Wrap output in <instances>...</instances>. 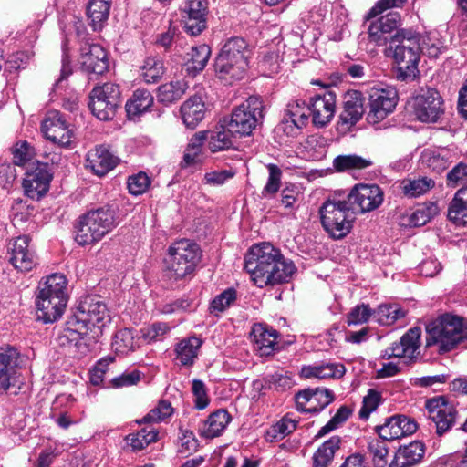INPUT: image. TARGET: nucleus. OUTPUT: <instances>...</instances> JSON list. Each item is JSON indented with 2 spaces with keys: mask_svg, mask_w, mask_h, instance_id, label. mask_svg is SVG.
<instances>
[{
  "mask_svg": "<svg viewBox=\"0 0 467 467\" xmlns=\"http://www.w3.org/2000/svg\"><path fill=\"white\" fill-rule=\"evenodd\" d=\"M244 269L258 287L289 282L296 266L270 243L253 245L244 258Z\"/></svg>",
  "mask_w": 467,
  "mask_h": 467,
  "instance_id": "f257e3e1",
  "label": "nucleus"
},
{
  "mask_svg": "<svg viewBox=\"0 0 467 467\" xmlns=\"http://www.w3.org/2000/svg\"><path fill=\"white\" fill-rule=\"evenodd\" d=\"M388 50L397 65L396 78L409 82L420 74L419 62L421 54L420 34L410 28L398 30Z\"/></svg>",
  "mask_w": 467,
  "mask_h": 467,
  "instance_id": "f03ea898",
  "label": "nucleus"
},
{
  "mask_svg": "<svg viewBox=\"0 0 467 467\" xmlns=\"http://www.w3.org/2000/svg\"><path fill=\"white\" fill-rule=\"evenodd\" d=\"M465 339L467 325L459 317L445 314L426 326V348L439 354L451 351Z\"/></svg>",
  "mask_w": 467,
  "mask_h": 467,
  "instance_id": "7ed1b4c3",
  "label": "nucleus"
},
{
  "mask_svg": "<svg viewBox=\"0 0 467 467\" xmlns=\"http://www.w3.org/2000/svg\"><path fill=\"white\" fill-rule=\"evenodd\" d=\"M109 322L110 316L104 302L96 296H87L79 302L68 323L81 337L89 336L96 340Z\"/></svg>",
  "mask_w": 467,
  "mask_h": 467,
  "instance_id": "20e7f679",
  "label": "nucleus"
},
{
  "mask_svg": "<svg viewBox=\"0 0 467 467\" xmlns=\"http://www.w3.org/2000/svg\"><path fill=\"white\" fill-rule=\"evenodd\" d=\"M202 259V250L193 241L181 239L171 244L165 259L166 275L182 280L192 275Z\"/></svg>",
  "mask_w": 467,
  "mask_h": 467,
  "instance_id": "39448f33",
  "label": "nucleus"
},
{
  "mask_svg": "<svg viewBox=\"0 0 467 467\" xmlns=\"http://www.w3.org/2000/svg\"><path fill=\"white\" fill-rule=\"evenodd\" d=\"M116 226L114 212L99 208L79 217L76 225L75 240L80 245L94 244L102 239Z\"/></svg>",
  "mask_w": 467,
  "mask_h": 467,
  "instance_id": "423d86ee",
  "label": "nucleus"
},
{
  "mask_svg": "<svg viewBox=\"0 0 467 467\" xmlns=\"http://www.w3.org/2000/svg\"><path fill=\"white\" fill-rule=\"evenodd\" d=\"M324 229L335 239L345 237L352 228V208L347 201L327 200L319 210Z\"/></svg>",
  "mask_w": 467,
  "mask_h": 467,
  "instance_id": "0eeeda50",
  "label": "nucleus"
},
{
  "mask_svg": "<svg viewBox=\"0 0 467 467\" xmlns=\"http://www.w3.org/2000/svg\"><path fill=\"white\" fill-rule=\"evenodd\" d=\"M263 108V101L258 97H249L234 109L228 122L229 130L239 136L250 135L264 117Z\"/></svg>",
  "mask_w": 467,
  "mask_h": 467,
  "instance_id": "6e6552de",
  "label": "nucleus"
},
{
  "mask_svg": "<svg viewBox=\"0 0 467 467\" xmlns=\"http://www.w3.org/2000/svg\"><path fill=\"white\" fill-rule=\"evenodd\" d=\"M89 109L100 120L112 119L120 104L119 87L114 83L96 86L90 92Z\"/></svg>",
  "mask_w": 467,
  "mask_h": 467,
  "instance_id": "1a4fd4ad",
  "label": "nucleus"
},
{
  "mask_svg": "<svg viewBox=\"0 0 467 467\" xmlns=\"http://www.w3.org/2000/svg\"><path fill=\"white\" fill-rule=\"evenodd\" d=\"M443 99L432 88H420L412 98V110L421 122H436L443 114Z\"/></svg>",
  "mask_w": 467,
  "mask_h": 467,
  "instance_id": "9d476101",
  "label": "nucleus"
},
{
  "mask_svg": "<svg viewBox=\"0 0 467 467\" xmlns=\"http://www.w3.org/2000/svg\"><path fill=\"white\" fill-rule=\"evenodd\" d=\"M383 199L384 193L379 185L359 183L352 188L347 202L352 213H365L379 208Z\"/></svg>",
  "mask_w": 467,
  "mask_h": 467,
  "instance_id": "9b49d317",
  "label": "nucleus"
},
{
  "mask_svg": "<svg viewBox=\"0 0 467 467\" xmlns=\"http://www.w3.org/2000/svg\"><path fill=\"white\" fill-rule=\"evenodd\" d=\"M52 178L47 163L33 162L26 168L23 180L25 194L32 200H39L48 192Z\"/></svg>",
  "mask_w": 467,
  "mask_h": 467,
  "instance_id": "f8f14e48",
  "label": "nucleus"
},
{
  "mask_svg": "<svg viewBox=\"0 0 467 467\" xmlns=\"http://www.w3.org/2000/svg\"><path fill=\"white\" fill-rule=\"evenodd\" d=\"M425 407L430 420L434 423L437 435L442 436L455 424L457 410L444 396L427 400Z\"/></svg>",
  "mask_w": 467,
  "mask_h": 467,
  "instance_id": "ddd939ff",
  "label": "nucleus"
},
{
  "mask_svg": "<svg viewBox=\"0 0 467 467\" xmlns=\"http://www.w3.org/2000/svg\"><path fill=\"white\" fill-rule=\"evenodd\" d=\"M45 137L61 147L68 146L73 131L62 113L57 110L48 111L41 124Z\"/></svg>",
  "mask_w": 467,
  "mask_h": 467,
  "instance_id": "4468645a",
  "label": "nucleus"
},
{
  "mask_svg": "<svg viewBox=\"0 0 467 467\" xmlns=\"http://www.w3.org/2000/svg\"><path fill=\"white\" fill-rule=\"evenodd\" d=\"M397 93L394 90L372 88L369 93V111L367 119L377 124L393 111L397 105Z\"/></svg>",
  "mask_w": 467,
  "mask_h": 467,
  "instance_id": "2eb2a0df",
  "label": "nucleus"
},
{
  "mask_svg": "<svg viewBox=\"0 0 467 467\" xmlns=\"http://www.w3.org/2000/svg\"><path fill=\"white\" fill-rule=\"evenodd\" d=\"M400 16L396 12H390L381 16L375 22H372L368 27V38L370 42L377 46H384L389 43L390 46L391 39L395 33L401 28Z\"/></svg>",
  "mask_w": 467,
  "mask_h": 467,
  "instance_id": "dca6fc26",
  "label": "nucleus"
},
{
  "mask_svg": "<svg viewBox=\"0 0 467 467\" xmlns=\"http://www.w3.org/2000/svg\"><path fill=\"white\" fill-rule=\"evenodd\" d=\"M182 13L185 30L191 36H198L206 28V0H187Z\"/></svg>",
  "mask_w": 467,
  "mask_h": 467,
  "instance_id": "f3484780",
  "label": "nucleus"
},
{
  "mask_svg": "<svg viewBox=\"0 0 467 467\" xmlns=\"http://www.w3.org/2000/svg\"><path fill=\"white\" fill-rule=\"evenodd\" d=\"M421 330L420 327L410 328L400 339L384 350L383 358H403L412 360L417 358L420 348Z\"/></svg>",
  "mask_w": 467,
  "mask_h": 467,
  "instance_id": "a211bd4d",
  "label": "nucleus"
},
{
  "mask_svg": "<svg viewBox=\"0 0 467 467\" xmlns=\"http://www.w3.org/2000/svg\"><path fill=\"white\" fill-rule=\"evenodd\" d=\"M418 429L416 421L405 415H394L386 419L384 424L375 427L383 440L393 441L413 434Z\"/></svg>",
  "mask_w": 467,
  "mask_h": 467,
  "instance_id": "6ab92c4d",
  "label": "nucleus"
},
{
  "mask_svg": "<svg viewBox=\"0 0 467 467\" xmlns=\"http://www.w3.org/2000/svg\"><path fill=\"white\" fill-rule=\"evenodd\" d=\"M20 354L10 345L0 348V392L16 383Z\"/></svg>",
  "mask_w": 467,
  "mask_h": 467,
  "instance_id": "aec40b11",
  "label": "nucleus"
},
{
  "mask_svg": "<svg viewBox=\"0 0 467 467\" xmlns=\"http://www.w3.org/2000/svg\"><path fill=\"white\" fill-rule=\"evenodd\" d=\"M29 243V236L21 235L14 241L10 248V262L21 272H29L37 264L36 255Z\"/></svg>",
  "mask_w": 467,
  "mask_h": 467,
  "instance_id": "412c9836",
  "label": "nucleus"
},
{
  "mask_svg": "<svg viewBox=\"0 0 467 467\" xmlns=\"http://www.w3.org/2000/svg\"><path fill=\"white\" fill-rule=\"evenodd\" d=\"M80 63L88 73L101 75L109 67L105 49L97 44H86L81 47Z\"/></svg>",
  "mask_w": 467,
  "mask_h": 467,
  "instance_id": "4be33fe9",
  "label": "nucleus"
},
{
  "mask_svg": "<svg viewBox=\"0 0 467 467\" xmlns=\"http://www.w3.org/2000/svg\"><path fill=\"white\" fill-rule=\"evenodd\" d=\"M336 109V96L332 92L316 96L309 105V115L315 126L324 127L333 119Z\"/></svg>",
  "mask_w": 467,
  "mask_h": 467,
  "instance_id": "5701e85b",
  "label": "nucleus"
},
{
  "mask_svg": "<svg viewBox=\"0 0 467 467\" xmlns=\"http://www.w3.org/2000/svg\"><path fill=\"white\" fill-rule=\"evenodd\" d=\"M118 162V157L114 156L105 146L99 145L88 151L86 167L101 177L113 170Z\"/></svg>",
  "mask_w": 467,
  "mask_h": 467,
  "instance_id": "b1692460",
  "label": "nucleus"
},
{
  "mask_svg": "<svg viewBox=\"0 0 467 467\" xmlns=\"http://www.w3.org/2000/svg\"><path fill=\"white\" fill-rule=\"evenodd\" d=\"M365 98L358 90H349L345 94L343 110L340 113V120L343 124L353 126L363 116Z\"/></svg>",
  "mask_w": 467,
  "mask_h": 467,
  "instance_id": "393cba45",
  "label": "nucleus"
},
{
  "mask_svg": "<svg viewBox=\"0 0 467 467\" xmlns=\"http://www.w3.org/2000/svg\"><path fill=\"white\" fill-rule=\"evenodd\" d=\"M67 301L58 297L41 296L36 295V306L38 319L44 323H53L61 317Z\"/></svg>",
  "mask_w": 467,
  "mask_h": 467,
  "instance_id": "a878e982",
  "label": "nucleus"
},
{
  "mask_svg": "<svg viewBox=\"0 0 467 467\" xmlns=\"http://www.w3.org/2000/svg\"><path fill=\"white\" fill-rule=\"evenodd\" d=\"M247 67L220 55L217 56L214 63L216 76L229 85L241 80L244 77Z\"/></svg>",
  "mask_w": 467,
  "mask_h": 467,
  "instance_id": "bb28decb",
  "label": "nucleus"
},
{
  "mask_svg": "<svg viewBox=\"0 0 467 467\" xmlns=\"http://www.w3.org/2000/svg\"><path fill=\"white\" fill-rule=\"evenodd\" d=\"M424 453V444L418 441H412L398 450L389 467H412L422 460Z\"/></svg>",
  "mask_w": 467,
  "mask_h": 467,
  "instance_id": "cd10ccee",
  "label": "nucleus"
},
{
  "mask_svg": "<svg viewBox=\"0 0 467 467\" xmlns=\"http://www.w3.org/2000/svg\"><path fill=\"white\" fill-rule=\"evenodd\" d=\"M453 153L448 149H425L420 155L421 164L435 172L446 170L453 161Z\"/></svg>",
  "mask_w": 467,
  "mask_h": 467,
  "instance_id": "c85d7f7f",
  "label": "nucleus"
},
{
  "mask_svg": "<svg viewBox=\"0 0 467 467\" xmlns=\"http://www.w3.org/2000/svg\"><path fill=\"white\" fill-rule=\"evenodd\" d=\"M251 335L261 356H269L273 353L278 337V332L275 329L263 324H255Z\"/></svg>",
  "mask_w": 467,
  "mask_h": 467,
  "instance_id": "c756f323",
  "label": "nucleus"
},
{
  "mask_svg": "<svg viewBox=\"0 0 467 467\" xmlns=\"http://www.w3.org/2000/svg\"><path fill=\"white\" fill-rule=\"evenodd\" d=\"M230 421L231 416L228 411L225 410H218L213 412L208 419L202 422L199 429L200 435L208 439L218 437Z\"/></svg>",
  "mask_w": 467,
  "mask_h": 467,
  "instance_id": "7c9ffc66",
  "label": "nucleus"
},
{
  "mask_svg": "<svg viewBox=\"0 0 467 467\" xmlns=\"http://www.w3.org/2000/svg\"><path fill=\"white\" fill-rule=\"evenodd\" d=\"M181 114L183 123L191 129H194L203 119L205 106L200 96L188 99L181 107Z\"/></svg>",
  "mask_w": 467,
  "mask_h": 467,
  "instance_id": "2f4dec72",
  "label": "nucleus"
},
{
  "mask_svg": "<svg viewBox=\"0 0 467 467\" xmlns=\"http://www.w3.org/2000/svg\"><path fill=\"white\" fill-rule=\"evenodd\" d=\"M36 295L58 297V299H66L67 301V279L65 275L53 274L45 280H41L38 284Z\"/></svg>",
  "mask_w": 467,
  "mask_h": 467,
  "instance_id": "473e14b6",
  "label": "nucleus"
},
{
  "mask_svg": "<svg viewBox=\"0 0 467 467\" xmlns=\"http://www.w3.org/2000/svg\"><path fill=\"white\" fill-rule=\"evenodd\" d=\"M202 344V341L196 337L182 339L174 348L175 359L182 366H192Z\"/></svg>",
  "mask_w": 467,
  "mask_h": 467,
  "instance_id": "72a5a7b5",
  "label": "nucleus"
},
{
  "mask_svg": "<svg viewBox=\"0 0 467 467\" xmlns=\"http://www.w3.org/2000/svg\"><path fill=\"white\" fill-rule=\"evenodd\" d=\"M250 49L248 44L242 37H232L228 39L223 46L220 56L229 57L232 61L244 64L248 66V58L250 57Z\"/></svg>",
  "mask_w": 467,
  "mask_h": 467,
  "instance_id": "f704fd0d",
  "label": "nucleus"
},
{
  "mask_svg": "<svg viewBox=\"0 0 467 467\" xmlns=\"http://www.w3.org/2000/svg\"><path fill=\"white\" fill-rule=\"evenodd\" d=\"M346 372V368L342 364L323 363L317 366L303 367L301 375L305 378L325 379H339Z\"/></svg>",
  "mask_w": 467,
  "mask_h": 467,
  "instance_id": "c9c22d12",
  "label": "nucleus"
},
{
  "mask_svg": "<svg viewBox=\"0 0 467 467\" xmlns=\"http://www.w3.org/2000/svg\"><path fill=\"white\" fill-rule=\"evenodd\" d=\"M110 10L109 0H90L87 6V16L94 31H99L107 22Z\"/></svg>",
  "mask_w": 467,
  "mask_h": 467,
  "instance_id": "e433bc0d",
  "label": "nucleus"
},
{
  "mask_svg": "<svg viewBox=\"0 0 467 467\" xmlns=\"http://www.w3.org/2000/svg\"><path fill=\"white\" fill-rule=\"evenodd\" d=\"M448 218L455 224H467V186L456 192L448 208Z\"/></svg>",
  "mask_w": 467,
  "mask_h": 467,
  "instance_id": "4c0bfd02",
  "label": "nucleus"
},
{
  "mask_svg": "<svg viewBox=\"0 0 467 467\" xmlns=\"http://www.w3.org/2000/svg\"><path fill=\"white\" fill-rule=\"evenodd\" d=\"M309 116V105L304 100L296 99L287 104L284 120L302 129L307 125Z\"/></svg>",
  "mask_w": 467,
  "mask_h": 467,
  "instance_id": "58836bf2",
  "label": "nucleus"
},
{
  "mask_svg": "<svg viewBox=\"0 0 467 467\" xmlns=\"http://www.w3.org/2000/svg\"><path fill=\"white\" fill-rule=\"evenodd\" d=\"M140 78L146 84L158 83L165 73L163 61L159 57H148L140 67Z\"/></svg>",
  "mask_w": 467,
  "mask_h": 467,
  "instance_id": "ea45409f",
  "label": "nucleus"
},
{
  "mask_svg": "<svg viewBox=\"0 0 467 467\" xmlns=\"http://www.w3.org/2000/svg\"><path fill=\"white\" fill-rule=\"evenodd\" d=\"M340 442L338 436H333L322 443L313 455V467H327L339 449Z\"/></svg>",
  "mask_w": 467,
  "mask_h": 467,
  "instance_id": "a19ab883",
  "label": "nucleus"
},
{
  "mask_svg": "<svg viewBox=\"0 0 467 467\" xmlns=\"http://www.w3.org/2000/svg\"><path fill=\"white\" fill-rule=\"evenodd\" d=\"M153 103V97L147 89H137L126 103L127 115L136 117L145 112Z\"/></svg>",
  "mask_w": 467,
  "mask_h": 467,
  "instance_id": "79ce46f5",
  "label": "nucleus"
},
{
  "mask_svg": "<svg viewBox=\"0 0 467 467\" xmlns=\"http://www.w3.org/2000/svg\"><path fill=\"white\" fill-rule=\"evenodd\" d=\"M205 132L207 133L208 148L212 152L225 150L233 146L232 138L235 133L229 130L228 125L227 129L221 126L214 130Z\"/></svg>",
  "mask_w": 467,
  "mask_h": 467,
  "instance_id": "37998d69",
  "label": "nucleus"
},
{
  "mask_svg": "<svg viewBox=\"0 0 467 467\" xmlns=\"http://www.w3.org/2000/svg\"><path fill=\"white\" fill-rule=\"evenodd\" d=\"M372 165L373 161L370 159L356 154L339 155L333 161L334 168L340 172L364 170Z\"/></svg>",
  "mask_w": 467,
  "mask_h": 467,
  "instance_id": "c03bdc74",
  "label": "nucleus"
},
{
  "mask_svg": "<svg viewBox=\"0 0 467 467\" xmlns=\"http://www.w3.org/2000/svg\"><path fill=\"white\" fill-rule=\"evenodd\" d=\"M405 315V310L397 304H382L373 310V319L383 326L392 325Z\"/></svg>",
  "mask_w": 467,
  "mask_h": 467,
  "instance_id": "a18cd8bd",
  "label": "nucleus"
},
{
  "mask_svg": "<svg viewBox=\"0 0 467 467\" xmlns=\"http://www.w3.org/2000/svg\"><path fill=\"white\" fill-rule=\"evenodd\" d=\"M435 186V182L428 177L405 179L400 183L402 193L409 198H415L426 193Z\"/></svg>",
  "mask_w": 467,
  "mask_h": 467,
  "instance_id": "49530a36",
  "label": "nucleus"
},
{
  "mask_svg": "<svg viewBox=\"0 0 467 467\" xmlns=\"http://www.w3.org/2000/svg\"><path fill=\"white\" fill-rule=\"evenodd\" d=\"M187 89L185 81H171L159 87L157 99L163 104H171L180 99Z\"/></svg>",
  "mask_w": 467,
  "mask_h": 467,
  "instance_id": "de8ad7c7",
  "label": "nucleus"
},
{
  "mask_svg": "<svg viewBox=\"0 0 467 467\" xmlns=\"http://www.w3.org/2000/svg\"><path fill=\"white\" fill-rule=\"evenodd\" d=\"M211 49L205 45H200L198 47H192L191 52L188 53L189 58L187 60V70L193 72L202 71L210 57Z\"/></svg>",
  "mask_w": 467,
  "mask_h": 467,
  "instance_id": "09e8293b",
  "label": "nucleus"
},
{
  "mask_svg": "<svg viewBox=\"0 0 467 467\" xmlns=\"http://www.w3.org/2000/svg\"><path fill=\"white\" fill-rule=\"evenodd\" d=\"M158 431L152 426H147L127 436V441L134 450L140 451L157 441Z\"/></svg>",
  "mask_w": 467,
  "mask_h": 467,
  "instance_id": "8fccbe9b",
  "label": "nucleus"
},
{
  "mask_svg": "<svg viewBox=\"0 0 467 467\" xmlns=\"http://www.w3.org/2000/svg\"><path fill=\"white\" fill-rule=\"evenodd\" d=\"M296 428V420L290 418L289 414H286L266 431V440L269 441H280L292 433Z\"/></svg>",
  "mask_w": 467,
  "mask_h": 467,
  "instance_id": "3c124183",
  "label": "nucleus"
},
{
  "mask_svg": "<svg viewBox=\"0 0 467 467\" xmlns=\"http://www.w3.org/2000/svg\"><path fill=\"white\" fill-rule=\"evenodd\" d=\"M386 441L380 437L378 439H373L368 442V449L372 456V461L375 467H386L388 461V448L386 445Z\"/></svg>",
  "mask_w": 467,
  "mask_h": 467,
  "instance_id": "603ef678",
  "label": "nucleus"
},
{
  "mask_svg": "<svg viewBox=\"0 0 467 467\" xmlns=\"http://www.w3.org/2000/svg\"><path fill=\"white\" fill-rule=\"evenodd\" d=\"M13 163L24 166L36 156L35 149L26 140H20L12 149Z\"/></svg>",
  "mask_w": 467,
  "mask_h": 467,
  "instance_id": "864d4df0",
  "label": "nucleus"
},
{
  "mask_svg": "<svg viewBox=\"0 0 467 467\" xmlns=\"http://www.w3.org/2000/svg\"><path fill=\"white\" fill-rule=\"evenodd\" d=\"M268 170V179L266 184L263 188L262 195L264 197L274 196L279 191L281 186V179H282V170L274 163H269L266 165Z\"/></svg>",
  "mask_w": 467,
  "mask_h": 467,
  "instance_id": "5fc2aeb1",
  "label": "nucleus"
},
{
  "mask_svg": "<svg viewBox=\"0 0 467 467\" xmlns=\"http://www.w3.org/2000/svg\"><path fill=\"white\" fill-rule=\"evenodd\" d=\"M134 345V336L130 329L123 328L115 333L112 348L117 353L126 354L133 350Z\"/></svg>",
  "mask_w": 467,
  "mask_h": 467,
  "instance_id": "6e6d98bb",
  "label": "nucleus"
},
{
  "mask_svg": "<svg viewBox=\"0 0 467 467\" xmlns=\"http://www.w3.org/2000/svg\"><path fill=\"white\" fill-rule=\"evenodd\" d=\"M173 413V408L171 402L167 400H160L157 407L150 410V412L140 421L145 423H158L165 420Z\"/></svg>",
  "mask_w": 467,
  "mask_h": 467,
  "instance_id": "4d7b16f0",
  "label": "nucleus"
},
{
  "mask_svg": "<svg viewBox=\"0 0 467 467\" xmlns=\"http://www.w3.org/2000/svg\"><path fill=\"white\" fill-rule=\"evenodd\" d=\"M236 300V291L228 288L216 296L211 302L210 312L217 315L226 310Z\"/></svg>",
  "mask_w": 467,
  "mask_h": 467,
  "instance_id": "13d9d810",
  "label": "nucleus"
},
{
  "mask_svg": "<svg viewBox=\"0 0 467 467\" xmlns=\"http://www.w3.org/2000/svg\"><path fill=\"white\" fill-rule=\"evenodd\" d=\"M467 183V162L460 161L446 174L448 187L456 188Z\"/></svg>",
  "mask_w": 467,
  "mask_h": 467,
  "instance_id": "bf43d9fd",
  "label": "nucleus"
},
{
  "mask_svg": "<svg viewBox=\"0 0 467 467\" xmlns=\"http://www.w3.org/2000/svg\"><path fill=\"white\" fill-rule=\"evenodd\" d=\"M380 403V394L375 389H369L368 394L363 398L362 406L359 410L358 416L361 420H368L369 415L377 410Z\"/></svg>",
  "mask_w": 467,
  "mask_h": 467,
  "instance_id": "052dcab7",
  "label": "nucleus"
},
{
  "mask_svg": "<svg viewBox=\"0 0 467 467\" xmlns=\"http://www.w3.org/2000/svg\"><path fill=\"white\" fill-rule=\"evenodd\" d=\"M351 414V410L347 406H341L331 420L323 426L318 433L317 437H322L333 430L337 429L339 425L345 422Z\"/></svg>",
  "mask_w": 467,
  "mask_h": 467,
  "instance_id": "680f3d73",
  "label": "nucleus"
},
{
  "mask_svg": "<svg viewBox=\"0 0 467 467\" xmlns=\"http://www.w3.org/2000/svg\"><path fill=\"white\" fill-rule=\"evenodd\" d=\"M150 183V178L145 172H139L128 179L129 192L133 195L142 194L147 191Z\"/></svg>",
  "mask_w": 467,
  "mask_h": 467,
  "instance_id": "e2e57ef3",
  "label": "nucleus"
},
{
  "mask_svg": "<svg viewBox=\"0 0 467 467\" xmlns=\"http://www.w3.org/2000/svg\"><path fill=\"white\" fill-rule=\"evenodd\" d=\"M373 317V311L368 305L361 304L355 306L348 315V324L359 325L368 321L369 317Z\"/></svg>",
  "mask_w": 467,
  "mask_h": 467,
  "instance_id": "0e129e2a",
  "label": "nucleus"
},
{
  "mask_svg": "<svg viewBox=\"0 0 467 467\" xmlns=\"http://www.w3.org/2000/svg\"><path fill=\"white\" fill-rule=\"evenodd\" d=\"M335 399L334 393L327 389H313L312 400H314L313 406L315 410L313 412H318L325 407L329 405Z\"/></svg>",
  "mask_w": 467,
  "mask_h": 467,
  "instance_id": "69168bd1",
  "label": "nucleus"
},
{
  "mask_svg": "<svg viewBox=\"0 0 467 467\" xmlns=\"http://www.w3.org/2000/svg\"><path fill=\"white\" fill-rule=\"evenodd\" d=\"M234 175L235 172L232 169L213 171L204 174L203 182L210 186H220Z\"/></svg>",
  "mask_w": 467,
  "mask_h": 467,
  "instance_id": "338daca9",
  "label": "nucleus"
},
{
  "mask_svg": "<svg viewBox=\"0 0 467 467\" xmlns=\"http://www.w3.org/2000/svg\"><path fill=\"white\" fill-rule=\"evenodd\" d=\"M170 327L165 323H154L151 326L141 330L142 336L149 343L152 341L161 340L168 333Z\"/></svg>",
  "mask_w": 467,
  "mask_h": 467,
  "instance_id": "774afa93",
  "label": "nucleus"
}]
</instances>
